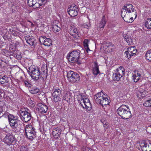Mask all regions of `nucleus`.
<instances>
[{
	"label": "nucleus",
	"instance_id": "21",
	"mask_svg": "<svg viewBox=\"0 0 151 151\" xmlns=\"http://www.w3.org/2000/svg\"><path fill=\"white\" fill-rule=\"evenodd\" d=\"M62 91L58 88H56L52 89V96L62 95Z\"/></svg>",
	"mask_w": 151,
	"mask_h": 151
},
{
	"label": "nucleus",
	"instance_id": "12",
	"mask_svg": "<svg viewBox=\"0 0 151 151\" xmlns=\"http://www.w3.org/2000/svg\"><path fill=\"white\" fill-rule=\"evenodd\" d=\"M137 50L134 47H128L127 50L125 52V56L128 59H130L132 56H134L137 52Z\"/></svg>",
	"mask_w": 151,
	"mask_h": 151
},
{
	"label": "nucleus",
	"instance_id": "36",
	"mask_svg": "<svg viewBox=\"0 0 151 151\" xmlns=\"http://www.w3.org/2000/svg\"><path fill=\"white\" fill-rule=\"evenodd\" d=\"M52 133H53V135H57V136L59 135V131L58 128H57L54 129Z\"/></svg>",
	"mask_w": 151,
	"mask_h": 151
},
{
	"label": "nucleus",
	"instance_id": "17",
	"mask_svg": "<svg viewBox=\"0 0 151 151\" xmlns=\"http://www.w3.org/2000/svg\"><path fill=\"white\" fill-rule=\"evenodd\" d=\"M14 140V137L11 135H7L4 138L3 141L8 145H10Z\"/></svg>",
	"mask_w": 151,
	"mask_h": 151
},
{
	"label": "nucleus",
	"instance_id": "2",
	"mask_svg": "<svg viewBox=\"0 0 151 151\" xmlns=\"http://www.w3.org/2000/svg\"><path fill=\"white\" fill-rule=\"evenodd\" d=\"M9 124L13 130L14 132H18L20 130L21 122L18 119L17 117L9 114L8 116Z\"/></svg>",
	"mask_w": 151,
	"mask_h": 151
},
{
	"label": "nucleus",
	"instance_id": "49",
	"mask_svg": "<svg viewBox=\"0 0 151 151\" xmlns=\"http://www.w3.org/2000/svg\"><path fill=\"white\" fill-rule=\"evenodd\" d=\"M150 1H151V0H150Z\"/></svg>",
	"mask_w": 151,
	"mask_h": 151
},
{
	"label": "nucleus",
	"instance_id": "48",
	"mask_svg": "<svg viewBox=\"0 0 151 151\" xmlns=\"http://www.w3.org/2000/svg\"><path fill=\"white\" fill-rule=\"evenodd\" d=\"M148 128L149 129L151 130V126L150 127H148ZM150 132L151 133V132Z\"/></svg>",
	"mask_w": 151,
	"mask_h": 151
},
{
	"label": "nucleus",
	"instance_id": "31",
	"mask_svg": "<svg viewBox=\"0 0 151 151\" xmlns=\"http://www.w3.org/2000/svg\"><path fill=\"white\" fill-rule=\"evenodd\" d=\"M143 105L145 107L151 106V99L145 101L143 103Z\"/></svg>",
	"mask_w": 151,
	"mask_h": 151
},
{
	"label": "nucleus",
	"instance_id": "10",
	"mask_svg": "<svg viewBox=\"0 0 151 151\" xmlns=\"http://www.w3.org/2000/svg\"><path fill=\"white\" fill-rule=\"evenodd\" d=\"M25 133L27 137L29 139L34 138L36 137V132L35 129L31 125H26Z\"/></svg>",
	"mask_w": 151,
	"mask_h": 151
},
{
	"label": "nucleus",
	"instance_id": "14",
	"mask_svg": "<svg viewBox=\"0 0 151 151\" xmlns=\"http://www.w3.org/2000/svg\"><path fill=\"white\" fill-rule=\"evenodd\" d=\"M78 11L77 6H71L68 9V13L72 17L76 16L78 14Z\"/></svg>",
	"mask_w": 151,
	"mask_h": 151
},
{
	"label": "nucleus",
	"instance_id": "4",
	"mask_svg": "<svg viewBox=\"0 0 151 151\" xmlns=\"http://www.w3.org/2000/svg\"><path fill=\"white\" fill-rule=\"evenodd\" d=\"M118 114L122 118L127 119L132 116L130 109L127 106L123 105L120 106L117 109Z\"/></svg>",
	"mask_w": 151,
	"mask_h": 151
},
{
	"label": "nucleus",
	"instance_id": "1",
	"mask_svg": "<svg viewBox=\"0 0 151 151\" xmlns=\"http://www.w3.org/2000/svg\"><path fill=\"white\" fill-rule=\"evenodd\" d=\"M121 16L124 21L132 23L137 17V13L134 7L131 4H127L124 5L121 11Z\"/></svg>",
	"mask_w": 151,
	"mask_h": 151
},
{
	"label": "nucleus",
	"instance_id": "47",
	"mask_svg": "<svg viewBox=\"0 0 151 151\" xmlns=\"http://www.w3.org/2000/svg\"><path fill=\"white\" fill-rule=\"evenodd\" d=\"M28 22H29L30 23H31V25H32V26H34L33 24L31 22H29V21H28Z\"/></svg>",
	"mask_w": 151,
	"mask_h": 151
},
{
	"label": "nucleus",
	"instance_id": "25",
	"mask_svg": "<svg viewBox=\"0 0 151 151\" xmlns=\"http://www.w3.org/2000/svg\"><path fill=\"white\" fill-rule=\"evenodd\" d=\"M27 43L31 46L35 45V39L33 38L27 37L25 38Z\"/></svg>",
	"mask_w": 151,
	"mask_h": 151
},
{
	"label": "nucleus",
	"instance_id": "3",
	"mask_svg": "<svg viewBox=\"0 0 151 151\" xmlns=\"http://www.w3.org/2000/svg\"><path fill=\"white\" fill-rule=\"evenodd\" d=\"M94 98L96 103L101 104L103 107H105L106 106L109 105L110 102V100L107 96L102 92L95 95Z\"/></svg>",
	"mask_w": 151,
	"mask_h": 151
},
{
	"label": "nucleus",
	"instance_id": "44",
	"mask_svg": "<svg viewBox=\"0 0 151 151\" xmlns=\"http://www.w3.org/2000/svg\"><path fill=\"white\" fill-rule=\"evenodd\" d=\"M29 103L30 104H31L32 105H33V106H35V102L32 101H29Z\"/></svg>",
	"mask_w": 151,
	"mask_h": 151
},
{
	"label": "nucleus",
	"instance_id": "40",
	"mask_svg": "<svg viewBox=\"0 0 151 151\" xmlns=\"http://www.w3.org/2000/svg\"><path fill=\"white\" fill-rule=\"evenodd\" d=\"M38 4H39V7L44 4L45 0H37Z\"/></svg>",
	"mask_w": 151,
	"mask_h": 151
},
{
	"label": "nucleus",
	"instance_id": "37",
	"mask_svg": "<svg viewBox=\"0 0 151 151\" xmlns=\"http://www.w3.org/2000/svg\"><path fill=\"white\" fill-rule=\"evenodd\" d=\"M40 91L39 89L37 88H34L30 91V92L32 94H36Z\"/></svg>",
	"mask_w": 151,
	"mask_h": 151
},
{
	"label": "nucleus",
	"instance_id": "11",
	"mask_svg": "<svg viewBox=\"0 0 151 151\" xmlns=\"http://www.w3.org/2000/svg\"><path fill=\"white\" fill-rule=\"evenodd\" d=\"M67 76L69 81L72 83L77 82L80 80L79 75L72 71H68L67 73Z\"/></svg>",
	"mask_w": 151,
	"mask_h": 151
},
{
	"label": "nucleus",
	"instance_id": "22",
	"mask_svg": "<svg viewBox=\"0 0 151 151\" xmlns=\"http://www.w3.org/2000/svg\"><path fill=\"white\" fill-rule=\"evenodd\" d=\"M106 21L104 16H103L100 23L98 24L97 26L99 28H103L106 24Z\"/></svg>",
	"mask_w": 151,
	"mask_h": 151
},
{
	"label": "nucleus",
	"instance_id": "46",
	"mask_svg": "<svg viewBox=\"0 0 151 151\" xmlns=\"http://www.w3.org/2000/svg\"><path fill=\"white\" fill-rule=\"evenodd\" d=\"M103 123V124L104 125V127H105V126L104 125H105V124H106V122H104Z\"/></svg>",
	"mask_w": 151,
	"mask_h": 151
},
{
	"label": "nucleus",
	"instance_id": "35",
	"mask_svg": "<svg viewBox=\"0 0 151 151\" xmlns=\"http://www.w3.org/2000/svg\"><path fill=\"white\" fill-rule=\"evenodd\" d=\"M90 26L91 24L89 22L85 23L82 25V27L83 28H84L87 29H89L90 27Z\"/></svg>",
	"mask_w": 151,
	"mask_h": 151
},
{
	"label": "nucleus",
	"instance_id": "33",
	"mask_svg": "<svg viewBox=\"0 0 151 151\" xmlns=\"http://www.w3.org/2000/svg\"><path fill=\"white\" fill-rule=\"evenodd\" d=\"M7 77L6 76L3 77L0 76V83L1 84L4 83H7Z\"/></svg>",
	"mask_w": 151,
	"mask_h": 151
},
{
	"label": "nucleus",
	"instance_id": "45",
	"mask_svg": "<svg viewBox=\"0 0 151 151\" xmlns=\"http://www.w3.org/2000/svg\"><path fill=\"white\" fill-rule=\"evenodd\" d=\"M22 55H21L20 54H17L16 56L17 58L18 59H19L21 58H22Z\"/></svg>",
	"mask_w": 151,
	"mask_h": 151
},
{
	"label": "nucleus",
	"instance_id": "13",
	"mask_svg": "<svg viewBox=\"0 0 151 151\" xmlns=\"http://www.w3.org/2000/svg\"><path fill=\"white\" fill-rule=\"evenodd\" d=\"M148 95L147 91L142 88H139L136 91V95L139 99H143L148 96Z\"/></svg>",
	"mask_w": 151,
	"mask_h": 151
},
{
	"label": "nucleus",
	"instance_id": "43",
	"mask_svg": "<svg viewBox=\"0 0 151 151\" xmlns=\"http://www.w3.org/2000/svg\"><path fill=\"white\" fill-rule=\"evenodd\" d=\"M24 84L25 86L27 87H29L30 86V84L29 83L26 81H24Z\"/></svg>",
	"mask_w": 151,
	"mask_h": 151
},
{
	"label": "nucleus",
	"instance_id": "9",
	"mask_svg": "<svg viewBox=\"0 0 151 151\" xmlns=\"http://www.w3.org/2000/svg\"><path fill=\"white\" fill-rule=\"evenodd\" d=\"M125 70L124 68L120 66L119 67L114 70L112 78L114 80L119 81L120 78L122 77L124 74Z\"/></svg>",
	"mask_w": 151,
	"mask_h": 151
},
{
	"label": "nucleus",
	"instance_id": "20",
	"mask_svg": "<svg viewBox=\"0 0 151 151\" xmlns=\"http://www.w3.org/2000/svg\"><path fill=\"white\" fill-rule=\"evenodd\" d=\"M140 74L137 70H135L133 74L132 78L134 82H137L140 78Z\"/></svg>",
	"mask_w": 151,
	"mask_h": 151
},
{
	"label": "nucleus",
	"instance_id": "26",
	"mask_svg": "<svg viewBox=\"0 0 151 151\" xmlns=\"http://www.w3.org/2000/svg\"><path fill=\"white\" fill-rule=\"evenodd\" d=\"M123 37L124 39L129 45L131 44L132 42V40L131 37L126 34H124Z\"/></svg>",
	"mask_w": 151,
	"mask_h": 151
},
{
	"label": "nucleus",
	"instance_id": "6",
	"mask_svg": "<svg viewBox=\"0 0 151 151\" xmlns=\"http://www.w3.org/2000/svg\"><path fill=\"white\" fill-rule=\"evenodd\" d=\"M78 101L80 102L81 106L83 108L89 110L91 107V105L89 100L86 97L80 94L77 97Z\"/></svg>",
	"mask_w": 151,
	"mask_h": 151
},
{
	"label": "nucleus",
	"instance_id": "30",
	"mask_svg": "<svg viewBox=\"0 0 151 151\" xmlns=\"http://www.w3.org/2000/svg\"><path fill=\"white\" fill-rule=\"evenodd\" d=\"M70 29L74 33H75L76 35H77V36H79V33L78 32V31L77 30L76 27L71 26L70 27Z\"/></svg>",
	"mask_w": 151,
	"mask_h": 151
},
{
	"label": "nucleus",
	"instance_id": "8",
	"mask_svg": "<svg viewBox=\"0 0 151 151\" xmlns=\"http://www.w3.org/2000/svg\"><path fill=\"white\" fill-rule=\"evenodd\" d=\"M80 51L79 50L73 51L68 55L67 58L72 63L78 62L80 57Z\"/></svg>",
	"mask_w": 151,
	"mask_h": 151
},
{
	"label": "nucleus",
	"instance_id": "39",
	"mask_svg": "<svg viewBox=\"0 0 151 151\" xmlns=\"http://www.w3.org/2000/svg\"><path fill=\"white\" fill-rule=\"evenodd\" d=\"M41 70L43 73H47V67L45 65H43L41 68Z\"/></svg>",
	"mask_w": 151,
	"mask_h": 151
},
{
	"label": "nucleus",
	"instance_id": "42",
	"mask_svg": "<svg viewBox=\"0 0 151 151\" xmlns=\"http://www.w3.org/2000/svg\"><path fill=\"white\" fill-rule=\"evenodd\" d=\"M28 149L27 146H23L20 148L21 151H27Z\"/></svg>",
	"mask_w": 151,
	"mask_h": 151
},
{
	"label": "nucleus",
	"instance_id": "5",
	"mask_svg": "<svg viewBox=\"0 0 151 151\" xmlns=\"http://www.w3.org/2000/svg\"><path fill=\"white\" fill-rule=\"evenodd\" d=\"M29 74L34 80H37L41 77L40 71L38 68L34 65H31L27 69Z\"/></svg>",
	"mask_w": 151,
	"mask_h": 151
},
{
	"label": "nucleus",
	"instance_id": "23",
	"mask_svg": "<svg viewBox=\"0 0 151 151\" xmlns=\"http://www.w3.org/2000/svg\"><path fill=\"white\" fill-rule=\"evenodd\" d=\"M62 95L52 96V101L55 103H58L61 100Z\"/></svg>",
	"mask_w": 151,
	"mask_h": 151
},
{
	"label": "nucleus",
	"instance_id": "15",
	"mask_svg": "<svg viewBox=\"0 0 151 151\" xmlns=\"http://www.w3.org/2000/svg\"><path fill=\"white\" fill-rule=\"evenodd\" d=\"M140 147L143 151H151V143L147 141L141 143Z\"/></svg>",
	"mask_w": 151,
	"mask_h": 151
},
{
	"label": "nucleus",
	"instance_id": "29",
	"mask_svg": "<svg viewBox=\"0 0 151 151\" xmlns=\"http://www.w3.org/2000/svg\"><path fill=\"white\" fill-rule=\"evenodd\" d=\"M146 27L148 29H151V18L148 19L145 22Z\"/></svg>",
	"mask_w": 151,
	"mask_h": 151
},
{
	"label": "nucleus",
	"instance_id": "7",
	"mask_svg": "<svg viewBox=\"0 0 151 151\" xmlns=\"http://www.w3.org/2000/svg\"><path fill=\"white\" fill-rule=\"evenodd\" d=\"M21 119L25 122L29 121L31 118V116L29 109L26 108H22L20 111Z\"/></svg>",
	"mask_w": 151,
	"mask_h": 151
},
{
	"label": "nucleus",
	"instance_id": "18",
	"mask_svg": "<svg viewBox=\"0 0 151 151\" xmlns=\"http://www.w3.org/2000/svg\"><path fill=\"white\" fill-rule=\"evenodd\" d=\"M113 46L114 45L111 43L109 42H106L104 43L102 47H103L106 50L105 51L106 52H109L113 51Z\"/></svg>",
	"mask_w": 151,
	"mask_h": 151
},
{
	"label": "nucleus",
	"instance_id": "16",
	"mask_svg": "<svg viewBox=\"0 0 151 151\" xmlns=\"http://www.w3.org/2000/svg\"><path fill=\"white\" fill-rule=\"evenodd\" d=\"M40 42L43 43L45 46H49L51 45L52 41L49 38H46L45 37H41L39 38Z\"/></svg>",
	"mask_w": 151,
	"mask_h": 151
},
{
	"label": "nucleus",
	"instance_id": "41",
	"mask_svg": "<svg viewBox=\"0 0 151 151\" xmlns=\"http://www.w3.org/2000/svg\"><path fill=\"white\" fill-rule=\"evenodd\" d=\"M33 0H28V5L29 6H32L33 4Z\"/></svg>",
	"mask_w": 151,
	"mask_h": 151
},
{
	"label": "nucleus",
	"instance_id": "28",
	"mask_svg": "<svg viewBox=\"0 0 151 151\" xmlns=\"http://www.w3.org/2000/svg\"><path fill=\"white\" fill-rule=\"evenodd\" d=\"M52 30L55 32H59L61 30V28L57 25H52Z\"/></svg>",
	"mask_w": 151,
	"mask_h": 151
},
{
	"label": "nucleus",
	"instance_id": "34",
	"mask_svg": "<svg viewBox=\"0 0 151 151\" xmlns=\"http://www.w3.org/2000/svg\"><path fill=\"white\" fill-rule=\"evenodd\" d=\"M70 98V96L69 95V92H67L65 93V95L63 96V99L65 100L68 101V99H69Z\"/></svg>",
	"mask_w": 151,
	"mask_h": 151
},
{
	"label": "nucleus",
	"instance_id": "38",
	"mask_svg": "<svg viewBox=\"0 0 151 151\" xmlns=\"http://www.w3.org/2000/svg\"><path fill=\"white\" fill-rule=\"evenodd\" d=\"M33 4L32 6L35 8L39 7V4H38L37 0H33Z\"/></svg>",
	"mask_w": 151,
	"mask_h": 151
},
{
	"label": "nucleus",
	"instance_id": "27",
	"mask_svg": "<svg viewBox=\"0 0 151 151\" xmlns=\"http://www.w3.org/2000/svg\"><path fill=\"white\" fill-rule=\"evenodd\" d=\"M93 73L94 75H97L100 73L98 65L96 64L93 69Z\"/></svg>",
	"mask_w": 151,
	"mask_h": 151
},
{
	"label": "nucleus",
	"instance_id": "19",
	"mask_svg": "<svg viewBox=\"0 0 151 151\" xmlns=\"http://www.w3.org/2000/svg\"><path fill=\"white\" fill-rule=\"evenodd\" d=\"M48 107L47 106L41 103H39L37 105V109L42 114L46 112Z\"/></svg>",
	"mask_w": 151,
	"mask_h": 151
},
{
	"label": "nucleus",
	"instance_id": "24",
	"mask_svg": "<svg viewBox=\"0 0 151 151\" xmlns=\"http://www.w3.org/2000/svg\"><path fill=\"white\" fill-rule=\"evenodd\" d=\"M83 45L84 47L87 52L91 50H90L88 47V45L90 43V40L88 39H85L83 42Z\"/></svg>",
	"mask_w": 151,
	"mask_h": 151
},
{
	"label": "nucleus",
	"instance_id": "32",
	"mask_svg": "<svg viewBox=\"0 0 151 151\" xmlns=\"http://www.w3.org/2000/svg\"><path fill=\"white\" fill-rule=\"evenodd\" d=\"M145 55L146 59L151 61V50L147 51Z\"/></svg>",
	"mask_w": 151,
	"mask_h": 151
}]
</instances>
